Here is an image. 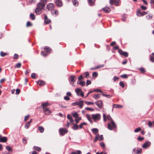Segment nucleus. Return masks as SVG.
Segmentation results:
<instances>
[{
  "label": "nucleus",
  "mask_w": 154,
  "mask_h": 154,
  "mask_svg": "<svg viewBox=\"0 0 154 154\" xmlns=\"http://www.w3.org/2000/svg\"><path fill=\"white\" fill-rule=\"evenodd\" d=\"M139 70L142 73H144L145 72V69L143 68H141L139 69Z\"/></svg>",
  "instance_id": "obj_50"
},
{
  "label": "nucleus",
  "mask_w": 154,
  "mask_h": 154,
  "mask_svg": "<svg viewBox=\"0 0 154 154\" xmlns=\"http://www.w3.org/2000/svg\"><path fill=\"white\" fill-rule=\"evenodd\" d=\"M54 5L52 3H49L47 5V8L48 10H52L54 7Z\"/></svg>",
  "instance_id": "obj_13"
},
{
  "label": "nucleus",
  "mask_w": 154,
  "mask_h": 154,
  "mask_svg": "<svg viewBox=\"0 0 154 154\" xmlns=\"http://www.w3.org/2000/svg\"><path fill=\"white\" fill-rule=\"evenodd\" d=\"M18 57L19 56L17 54H15L14 55L13 58L14 59H17L18 58Z\"/></svg>",
  "instance_id": "obj_58"
},
{
  "label": "nucleus",
  "mask_w": 154,
  "mask_h": 154,
  "mask_svg": "<svg viewBox=\"0 0 154 154\" xmlns=\"http://www.w3.org/2000/svg\"><path fill=\"white\" fill-rule=\"evenodd\" d=\"M91 131L95 134L97 135V134L99 131L98 129L97 128H94L91 129Z\"/></svg>",
  "instance_id": "obj_24"
},
{
  "label": "nucleus",
  "mask_w": 154,
  "mask_h": 154,
  "mask_svg": "<svg viewBox=\"0 0 154 154\" xmlns=\"http://www.w3.org/2000/svg\"><path fill=\"white\" fill-rule=\"evenodd\" d=\"M75 91L78 96H80L82 97L84 96V93L81 89L77 88L75 89Z\"/></svg>",
  "instance_id": "obj_6"
},
{
  "label": "nucleus",
  "mask_w": 154,
  "mask_h": 154,
  "mask_svg": "<svg viewBox=\"0 0 154 154\" xmlns=\"http://www.w3.org/2000/svg\"><path fill=\"white\" fill-rule=\"evenodd\" d=\"M40 2L38 3H40V5L43 7H45V5L48 1V0H40Z\"/></svg>",
  "instance_id": "obj_12"
},
{
  "label": "nucleus",
  "mask_w": 154,
  "mask_h": 154,
  "mask_svg": "<svg viewBox=\"0 0 154 154\" xmlns=\"http://www.w3.org/2000/svg\"><path fill=\"white\" fill-rule=\"evenodd\" d=\"M95 104L99 109H101L103 105V103L101 100H99L95 102Z\"/></svg>",
  "instance_id": "obj_9"
},
{
  "label": "nucleus",
  "mask_w": 154,
  "mask_h": 154,
  "mask_svg": "<svg viewBox=\"0 0 154 154\" xmlns=\"http://www.w3.org/2000/svg\"><path fill=\"white\" fill-rule=\"evenodd\" d=\"M95 0H88V2L90 5L92 6L94 5V2Z\"/></svg>",
  "instance_id": "obj_27"
},
{
  "label": "nucleus",
  "mask_w": 154,
  "mask_h": 154,
  "mask_svg": "<svg viewBox=\"0 0 154 154\" xmlns=\"http://www.w3.org/2000/svg\"><path fill=\"white\" fill-rule=\"evenodd\" d=\"M81 119V118L80 117H78L75 119V122L76 124L78 123L79 122V121Z\"/></svg>",
  "instance_id": "obj_37"
},
{
  "label": "nucleus",
  "mask_w": 154,
  "mask_h": 154,
  "mask_svg": "<svg viewBox=\"0 0 154 154\" xmlns=\"http://www.w3.org/2000/svg\"><path fill=\"white\" fill-rule=\"evenodd\" d=\"M59 131L60 134L62 136L64 135L65 134L67 133L68 132L67 130L65 128H60L59 129Z\"/></svg>",
  "instance_id": "obj_5"
},
{
  "label": "nucleus",
  "mask_w": 154,
  "mask_h": 154,
  "mask_svg": "<svg viewBox=\"0 0 154 154\" xmlns=\"http://www.w3.org/2000/svg\"><path fill=\"white\" fill-rule=\"evenodd\" d=\"M31 77L33 79H35L36 77V76L34 73H32L31 74Z\"/></svg>",
  "instance_id": "obj_54"
},
{
  "label": "nucleus",
  "mask_w": 154,
  "mask_h": 154,
  "mask_svg": "<svg viewBox=\"0 0 154 154\" xmlns=\"http://www.w3.org/2000/svg\"><path fill=\"white\" fill-rule=\"evenodd\" d=\"M21 66V63H20L16 64L14 66L15 68H19Z\"/></svg>",
  "instance_id": "obj_36"
},
{
  "label": "nucleus",
  "mask_w": 154,
  "mask_h": 154,
  "mask_svg": "<svg viewBox=\"0 0 154 154\" xmlns=\"http://www.w3.org/2000/svg\"><path fill=\"white\" fill-rule=\"evenodd\" d=\"M45 22L47 24L51 22V20L48 18L46 14L44 15Z\"/></svg>",
  "instance_id": "obj_16"
},
{
  "label": "nucleus",
  "mask_w": 154,
  "mask_h": 154,
  "mask_svg": "<svg viewBox=\"0 0 154 154\" xmlns=\"http://www.w3.org/2000/svg\"><path fill=\"white\" fill-rule=\"evenodd\" d=\"M34 150H37L38 152H40L41 150V149L40 147L35 146H34L33 147Z\"/></svg>",
  "instance_id": "obj_28"
},
{
  "label": "nucleus",
  "mask_w": 154,
  "mask_h": 154,
  "mask_svg": "<svg viewBox=\"0 0 154 154\" xmlns=\"http://www.w3.org/2000/svg\"><path fill=\"white\" fill-rule=\"evenodd\" d=\"M93 97L95 100H97L100 98V96L99 94H94L93 95Z\"/></svg>",
  "instance_id": "obj_34"
},
{
  "label": "nucleus",
  "mask_w": 154,
  "mask_h": 154,
  "mask_svg": "<svg viewBox=\"0 0 154 154\" xmlns=\"http://www.w3.org/2000/svg\"><path fill=\"white\" fill-rule=\"evenodd\" d=\"M30 18L32 20H34L35 19V17L34 14L31 13L30 14Z\"/></svg>",
  "instance_id": "obj_31"
},
{
  "label": "nucleus",
  "mask_w": 154,
  "mask_h": 154,
  "mask_svg": "<svg viewBox=\"0 0 154 154\" xmlns=\"http://www.w3.org/2000/svg\"><path fill=\"white\" fill-rule=\"evenodd\" d=\"M85 109L87 110H90L91 111H94V109L93 108L89 107H86L85 108Z\"/></svg>",
  "instance_id": "obj_55"
},
{
  "label": "nucleus",
  "mask_w": 154,
  "mask_h": 154,
  "mask_svg": "<svg viewBox=\"0 0 154 154\" xmlns=\"http://www.w3.org/2000/svg\"><path fill=\"white\" fill-rule=\"evenodd\" d=\"M122 55H123L125 57H128V53L124 51V52L123 53Z\"/></svg>",
  "instance_id": "obj_56"
},
{
  "label": "nucleus",
  "mask_w": 154,
  "mask_h": 154,
  "mask_svg": "<svg viewBox=\"0 0 154 154\" xmlns=\"http://www.w3.org/2000/svg\"><path fill=\"white\" fill-rule=\"evenodd\" d=\"M102 95L104 97H105L107 98H110L112 97V95H111L106 94H103Z\"/></svg>",
  "instance_id": "obj_35"
},
{
  "label": "nucleus",
  "mask_w": 154,
  "mask_h": 154,
  "mask_svg": "<svg viewBox=\"0 0 154 154\" xmlns=\"http://www.w3.org/2000/svg\"><path fill=\"white\" fill-rule=\"evenodd\" d=\"M6 149L8 151H12V148L9 146H7L6 147Z\"/></svg>",
  "instance_id": "obj_38"
},
{
  "label": "nucleus",
  "mask_w": 154,
  "mask_h": 154,
  "mask_svg": "<svg viewBox=\"0 0 154 154\" xmlns=\"http://www.w3.org/2000/svg\"><path fill=\"white\" fill-rule=\"evenodd\" d=\"M84 74L85 75V77L86 78H88L89 77V74L88 72H87L84 73Z\"/></svg>",
  "instance_id": "obj_53"
},
{
  "label": "nucleus",
  "mask_w": 154,
  "mask_h": 154,
  "mask_svg": "<svg viewBox=\"0 0 154 154\" xmlns=\"http://www.w3.org/2000/svg\"><path fill=\"white\" fill-rule=\"evenodd\" d=\"M147 14V12L143 11L141 12L140 10H138L137 12V16L140 17L142 16Z\"/></svg>",
  "instance_id": "obj_14"
},
{
  "label": "nucleus",
  "mask_w": 154,
  "mask_h": 154,
  "mask_svg": "<svg viewBox=\"0 0 154 154\" xmlns=\"http://www.w3.org/2000/svg\"><path fill=\"white\" fill-rule=\"evenodd\" d=\"M103 139V135H97L95 138V139L94 140V142H96L98 140L100 141L102 140Z\"/></svg>",
  "instance_id": "obj_7"
},
{
  "label": "nucleus",
  "mask_w": 154,
  "mask_h": 154,
  "mask_svg": "<svg viewBox=\"0 0 154 154\" xmlns=\"http://www.w3.org/2000/svg\"><path fill=\"white\" fill-rule=\"evenodd\" d=\"M103 120L104 122H106L107 121V119L108 121H113L112 118L109 115H107L106 116V114H103Z\"/></svg>",
  "instance_id": "obj_4"
},
{
  "label": "nucleus",
  "mask_w": 154,
  "mask_h": 154,
  "mask_svg": "<svg viewBox=\"0 0 154 154\" xmlns=\"http://www.w3.org/2000/svg\"><path fill=\"white\" fill-rule=\"evenodd\" d=\"M73 4L74 5L76 6L78 5V1L76 0H73L72 1Z\"/></svg>",
  "instance_id": "obj_46"
},
{
  "label": "nucleus",
  "mask_w": 154,
  "mask_h": 154,
  "mask_svg": "<svg viewBox=\"0 0 154 154\" xmlns=\"http://www.w3.org/2000/svg\"><path fill=\"white\" fill-rule=\"evenodd\" d=\"M120 0H114V5L116 6L118 5Z\"/></svg>",
  "instance_id": "obj_52"
},
{
  "label": "nucleus",
  "mask_w": 154,
  "mask_h": 154,
  "mask_svg": "<svg viewBox=\"0 0 154 154\" xmlns=\"http://www.w3.org/2000/svg\"><path fill=\"white\" fill-rule=\"evenodd\" d=\"M112 107L113 108H121L123 107V106L122 105H120L117 104H114L112 106Z\"/></svg>",
  "instance_id": "obj_20"
},
{
  "label": "nucleus",
  "mask_w": 154,
  "mask_h": 154,
  "mask_svg": "<svg viewBox=\"0 0 154 154\" xmlns=\"http://www.w3.org/2000/svg\"><path fill=\"white\" fill-rule=\"evenodd\" d=\"M50 105V104L48 102H46L45 103H42V104L41 106H42L43 109L44 108H46V107Z\"/></svg>",
  "instance_id": "obj_19"
},
{
  "label": "nucleus",
  "mask_w": 154,
  "mask_h": 154,
  "mask_svg": "<svg viewBox=\"0 0 154 154\" xmlns=\"http://www.w3.org/2000/svg\"><path fill=\"white\" fill-rule=\"evenodd\" d=\"M79 126L76 124H74L72 129L74 130H77L78 129Z\"/></svg>",
  "instance_id": "obj_32"
},
{
  "label": "nucleus",
  "mask_w": 154,
  "mask_h": 154,
  "mask_svg": "<svg viewBox=\"0 0 154 154\" xmlns=\"http://www.w3.org/2000/svg\"><path fill=\"white\" fill-rule=\"evenodd\" d=\"M41 54L44 57H45V56H46L48 54L47 53V52L42 51L41 52Z\"/></svg>",
  "instance_id": "obj_42"
},
{
  "label": "nucleus",
  "mask_w": 154,
  "mask_h": 154,
  "mask_svg": "<svg viewBox=\"0 0 154 154\" xmlns=\"http://www.w3.org/2000/svg\"><path fill=\"white\" fill-rule=\"evenodd\" d=\"M76 77L75 76H72L69 77V81L70 82V84L72 86H74V84L75 82V79H76Z\"/></svg>",
  "instance_id": "obj_8"
},
{
  "label": "nucleus",
  "mask_w": 154,
  "mask_h": 154,
  "mask_svg": "<svg viewBox=\"0 0 154 154\" xmlns=\"http://www.w3.org/2000/svg\"><path fill=\"white\" fill-rule=\"evenodd\" d=\"M38 129L39 130L40 132L41 133L43 132L44 131V128L42 126H39L38 127Z\"/></svg>",
  "instance_id": "obj_30"
},
{
  "label": "nucleus",
  "mask_w": 154,
  "mask_h": 154,
  "mask_svg": "<svg viewBox=\"0 0 154 154\" xmlns=\"http://www.w3.org/2000/svg\"><path fill=\"white\" fill-rule=\"evenodd\" d=\"M77 104V105L79 106V108H82L83 107V101L81 100L78 102Z\"/></svg>",
  "instance_id": "obj_21"
},
{
  "label": "nucleus",
  "mask_w": 154,
  "mask_h": 154,
  "mask_svg": "<svg viewBox=\"0 0 154 154\" xmlns=\"http://www.w3.org/2000/svg\"><path fill=\"white\" fill-rule=\"evenodd\" d=\"M7 54V53H4L2 51L1 52H0V55L2 57H4Z\"/></svg>",
  "instance_id": "obj_57"
},
{
  "label": "nucleus",
  "mask_w": 154,
  "mask_h": 154,
  "mask_svg": "<svg viewBox=\"0 0 154 154\" xmlns=\"http://www.w3.org/2000/svg\"><path fill=\"white\" fill-rule=\"evenodd\" d=\"M146 18L147 20H151L152 18V16L151 15H148L146 16Z\"/></svg>",
  "instance_id": "obj_39"
},
{
  "label": "nucleus",
  "mask_w": 154,
  "mask_h": 154,
  "mask_svg": "<svg viewBox=\"0 0 154 154\" xmlns=\"http://www.w3.org/2000/svg\"><path fill=\"white\" fill-rule=\"evenodd\" d=\"M7 140L6 137H3L0 138V142H5Z\"/></svg>",
  "instance_id": "obj_22"
},
{
  "label": "nucleus",
  "mask_w": 154,
  "mask_h": 154,
  "mask_svg": "<svg viewBox=\"0 0 154 154\" xmlns=\"http://www.w3.org/2000/svg\"><path fill=\"white\" fill-rule=\"evenodd\" d=\"M76 152H72L71 154H82V152L80 150L76 151Z\"/></svg>",
  "instance_id": "obj_33"
},
{
  "label": "nucleus",
  "mask_w": 154,
  "mask_h": 154,
  "mask_svg": "<svg viewBox=\"0 0 154 154\" xmlns=\"http://www.w3.org/2000/svg\"><path fill=\"white\" fill-rule=\"evenodd\" d=\"M92 76L93 77L96 78L98 76V73L96 72H94L92 74Z\"/></svg>",
  "instance_id": "obj_43"
},
{
  "label": "nucleus",
  "mask_w": 154,
  "mask_h": 154,
  "mask_svg": "<svg viewBox=\"0 0 154 154\" xmlns=\"http://www.w3.org/2000/svg\"><path fill=\"white\" fill-rule=\"evenodd\" d=\"M30 124H29V122H27L26 123L25 126V128L26 129H28L29 127V126Z\"/></svg>",
  "instance_id": "obj_45"
},
{
  "label": "nucleus",
  "mask_w": 154,
  "mask_h": 154,
  "mask_svg": "<svg viewBox=\"0 0 154 154\" xmlns=\"http://www.w3.org/2000/svg\"><path fill=\"white\" fill-rule=\"evenodd\" d=\"M85 103L88 105H92L94 104V103L93 102H88V101H85Z\"/></svg>",
  "instance_id": "obj_51"
},
{
  "label": "nucleus",
  "mask_w": 154,
  "mask_h": 154,
  "mask_svg": "<svg viewBox=\"0 0 154 154\" xmlns=\"http://www.w3.org/2000/svg\"><path fill=\"white\" fill-rule=\"evenodd\" d=\"M72 114L73 117L76 118H78V115L76 112H74V113H72Z\"/></svg>",
  "instance_id": "obj_47"
},
{
  "label": "nucleus",
  "mask_w": 154,
  "mask_h": 154,
  "mask_svg": "<svg viewBox=\"0 0 154 154\" xmlns=\"http://www.w3.org/2000/svg\"><path fill=\"white\" fill-rule=\"evenodd\" d=\"M106 13H109L110 11V9L109 8L105 7L103 8L102 9Z\"/></svg>",
  "instance_id": "obj_18"
},
{
  "label": "nucleus",
  "mask_w": 154,
  "mask_h": 154,
  "mask_svg": "<svg viewBox=\"0 0 154 154\" xmlns=\"http://www.w3.org/2000/svg\"><path fill=\"white\" fill-rule=\"evenodd\" d=\"M92 118L95 122L99 121L101 119V116L100 114H92L91 115Z\"/></svg>",
  "instance_id": "obj_3"
},
{
  "label": "nucleus",
  "mask_w": 154,
  "mask_h": 154,
  "mask_svg": "<svg viewBox=\"0 0 154 154\" xmlns=\"http://www.w3.org/2000/svg\"><path fill=\"white\" fill-rule=\"evenodd\" d=\"M27 138L26 137H24L22 139V142L24 144H26Z\"/></svg>",
  "instance_id": "obj_40"
},
{
  "label": "nucleus",
  "mask_w": 154,
  "mask_h": 154,
  "mask_svg": "<svg viewBox=\"0 0 154 154\" xmlns=\"http://www.w3.org/2000/svg\"><path fill=\"white\" fill-rule=\"evenodd\" d=\"M91 84V81L89 80H87L86 82V85L87 86H88V85Z\"/></svg>",
  "instance_id": "obj_62"
},
{
  "label": "nucleus",
  "mask_w": 154,
  "mask_h": 154,
  "mask_svg": "<svg viewBox=\"0 0 154 154\" xmlns=\"http://www.w3.org/2000/svg\"><path fill=\"white\" fill-rule=\"evenodd\" d=\"M77 83L79 84L82 86H84L85 84V82L84 81H79H79L77 82Z\"/></svg>",
  "instance_id": "obj_25"
},
{
  "label": "nucleus",
  "mask_w": 154,
  "mask_h": 154,
  "mask_svg": "<svg viewBox=\"0 0 154 154\" xmlns=\"http://www.w3.org/2000/svg\"><path fill=\"white\" fill-rule=\"evenodd\" d=\"M121 77L122 78H126L128 77V76L126 74H123L121 75Z\"/></svg>",
  "instance_id": "obj_63"
},
{
  "label": "nucleus",
  "mask_w": 154,
  "mask_h": 154,
  "mask_svg": "<svg viewBox=\"0 0 154 154\" xmlns=\"http://www.w3.org/2000/svg\"><path fill=\"white\" fill-rule=\"evenodd\" d=\"M107 126L108 128L110 130L115 129L116 127V126L113 121H112L108 123Z\"/></svg>",
  "instance_id": "obj_2"
},
{
  "label": "nucleus",
  "mask_w": 154,
  "mask_h": 154,
  "mask_svg": "<svg viewBox=\"0 0 154 154\" xmlns=\"http://www.w3.org/2000/svg\"><path fill=\"white\" fill-rule=\"evenodd\" d=\"M40 3H37V7L35 10V13L37 15H39L42 13V10L44 8V7L40 5Z\"/></svg>",
  "instance_id": "obj_1"
},
{
  "label": "nucleus",
  "mask_w": 154,
  "mask_h": 154,
  "mask_svg": "<svg viewBox=\"0 0 154 154\" xmlns=\"http://www.w3.org/2000/svg\"><path fill=\"white\" fill-rule=\"evenodd\" d=\"M87 124L85 122H83L82 123H81V124H80L79 125V127L80 128L82 129V126L83 125H86Z\"/></svg>",
  "instance_id": "obj_41"
},
{
  "label": "nucleus",
  "mask_w": 154,
  "mask_h": 154,
  "mask_svg": "<svg viewBox=\"0 0 154 154\" xmlns=\"http://www.w3.org/2000/svg\"><path fill=\"white\" fill-rule=\"evenodd\" d=\"M136 153L137 154H140L142 152V149L141 148H137L136 150Z\"/></svg>",
  "instance_id": "obj_26"
},
{
  "label": "nucleus",
  "mask_w": 154,
  "mask_h": 154,
  "mask_svg": "<svg viewBox=\"0 0 154 154\" xmlns=\"http://www.w3.org/2000/svg\"><path fill=\"white\" fill-rule=\"evenodd\" d=\"M100 144L101 147H103V148L105 147V144L104 143L100 142Z\"/></svg>",
  "instance_id": "obj_59"
},
{
  "label": "nucleus",
  "mask_w": 154,
  "mask_h": 154,
  "mask_svg": "<svg viewBox=\"0 0 154 154\" xmlns=\"http://www.w3.org/2000/svg\"><path fill=\"white\" fill-rule=\"evenodd\" d=\"M104 66V64L99 65L96 66V68H97V69L103 67Z\"/></svg>",
  "instance_id": "obj_49"
},
{
  "label": "nucleus",
  "mask_w": 154,
  "mask_h": 154,
  "mask_svg": "<svg viewBox=\"0 0 154 154\" xmlns=\"http://www.w3.org/2000/svg\"><path fill=\"white\" fill-rule=\"evenodd\" d=\"M141 130V128L139 127L134 130V131L135 133L138 132Z\"/></svg>",
  "instance_id": "obj_48"
},
{
  "label": "nucleus",
  "mask_w": 154,
  "mask_h": 154,
  "mask_svg": "<svg viewBox=\"0 0 154 154\" xmlns=\"http://www.w3.org/2000/svg\"><path fill=\"white\" fill-rule=\"evenodd\" d=\"M151 143L149 141L145 142L142 146V147L144 149H146L150 146Z\"/></svg>",
  "instance_id": "obj_11"
},
{
  "label": "nucleus",
  "mask_w": 154,
  "mask_h": 154,
  "mask_svg": "<svg viewBox=\"0 0 154 154\" xmlns=\"http://www.w3.org/2000/svg\"><path fill=\"white\" fill-rule=\"evenodd\" d=\"M51 13L52 15L54 16H56L59 14V12L57 10H54L51 11Z\"/></svg>",
  "instance_id": "obj_15"
},
{
  "label": "nucleus",
  "mask_w": 154,
  "mask_h": 154,
  "mask_svg": "<svg viewBox=\"0 0 154 154\" xmlns=\"http://www.w3.org/2000/svg\"><path fill=\"white\" fill-rule=\"evenodd\" d=\"M16 91V92L15 94H16L18 95L19 94L20 92V90L19 89H17Z\"/></svg>",
  "instance_id": "obj_61"
},
{
  "label": "nucleus",
  "mask_w": 154,
  "mask_h": 154,
  "mask_svg": "<svg viewBox=\"0 0 154 154\" xmlns=\"http://www.w3.org/2000/svg\"><path fill=\"white\" fill-rule=\"evenodd\" d=\"M45 49H46V50L47 52H51V49L50 48L48 47H45Z\"/></svg>",
  "instance_id": "obj_44"
},
{
  "label": "nucleus",
  "mask_w": 154,
  "mask_h": 154,
  "mask_svg": "<svg viewBox=\"0 0 154 154\" xmlns=\"http://www.w3.org/2000/svg\"><path fill=\"white\" fill-rule=\"evenodd\" d=\"M119 84L121 86L122 88H124L125 86V85L124 83L122 82H119Z\"/></svg>",
  "instance_id": "obj_60"
},
{
  "label": "nucleus",
  "mask_w": 154,
  "mask_h": 154,
  "mask_svg": "<svg viewBox=\"0 0 154 154\" xmlns=\"http://www.w3.org/2000/svg\"><path fill=\"white\" fill-rule=\"evenodd\" d=\"M43 112L46 115H48L51 113V112L48 108H44L43 109Z\"/></svg>",
  "instance_id": "obj_10"
},
{
  "label": "nucleus",
  "mask_w": 154,
  "mask_h": 154,
  "mask_svg": "<svg viewBox=\"0 0 154 154\" xmlns=\"http://www.w3.org/2000/svg\"><path fill=\"white\" fill-rule=\"evenodd\" d=\"M56 4L58 7H60L62 5V3L60 0H56L55 2Z\"/></svg>",
  "instance_id": "obj_17"
},
{
  "label": "nucleus",
  "mask_w": 154,
  "mask_h": 154,
  "mask_svg": "<svg viewBox=\"0 0 154 154\" xmlns=\"http://www.w3.org/2000/svg\"><path fill=\"white\" fill-rule=\"evenodd\" d=\"M37 83L39 85H42L45 84V82L43 81H38L37 82Z\"/></svg>",
  "instance_id": "obj_29"
},
{
  "label": "nucleus",
  "mask_w": 154,
  "mask_h": 154,
  "mask_svg": "<svg viewBox=\"0 0 154 154\" xmlns=\"http://www.w3.org/2000/svg\"><path fill=\"white\" fill-rule=\"evenodd\" d=\"M86 116L87 117L88 120L91 123H92L93 122L90 116V115L88 114H86Z\"/></svg>",
  "instance_id": "obj_23"
},
{
  "label": "nucleus",
  "mask_w": 154,
  "mask_h": 154,
  "mask_svg": "<svg viewBox=\"0 0 154 154\" xmlns=\"http://www.w3.org/2000/svg\"><path fill=\"white\" fill-rule=\"evenodd\" d=\"M64 99L65 100L68 101L70 100V98L68 97V96H66L64 97Z\"/></svg>",
  "instance_id": "obj_64"
}]
</instances>
